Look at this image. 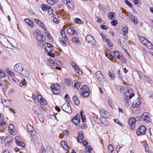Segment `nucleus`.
<instances>
[{
	"mask_svg": "<svg viewBox=\"0 0 153 153\" xmlns=\"http://www.w3.org/2000/svg\"><path fill=\"white\" fill-rule=\"evenodd\" d=\"M125 92L124 95V103L126 106H128L131 104L130 100L134 96V94L132 92V89L128 88Z\"/></svg>",
	"mask_w": 153,
	"mask_h": 153,
	"instance_id": "nucleus-1",
	"label": "nucleus"
},
{
	"mask_svg": "<svg viewBox=\"0 0 153 153\" xmlns=\"http://www.w3.org/2000/svg\"><path fill=\"white\" fill-rule=\"evenodd\" d=\"M0 43L5 47L7 48H12L13 47L11 43L4 35L1 34H0Z\"/></svg>",
	"mask_w": 153,
	"mask_h": 153,
	"instance_id": "nucleus-2",
	"label": "nucleus"
},
{
	"mask_svg": "<svg viewBox=\"0 0 153 153\" xmlns=\"http://www.w3.org/2000/svg\"><path fill=\"white\" fill-rule=\"evenodd\" d=\"M82 97H87L90 94V91L88 86L85 85H83L79 90Z\"/></svg>",
	"mask_w": 153,
	"mask_h": 153,
	"instance_id": "nucleus-3",
	"label": "nucleus"
},
{
	"mask_svg": "<svg viewBox=\"0 0 153 153\" xmlns=\"http://www.w3.org/2000/svg\"><path fill=\"white\" fill-rule=\"evenodd\" d=\"M139 39L140 42L149 49H152L153 45L151 42L142 36H139Z\"/></svg>",
	"mask_w": 153,
	"mask_h": 153,
	"instance_id": "nucleus-4",
	"label": "nucleus"
},
{
	"mask_svg": "<svg viewBox=\"0 0 153 153\" xmlns=\"http://www.w3.org/2000/svg\"><path fill=\"white\" fill-rule=\"evenodd\" d=\"M49 62L51 65L53 66V68L58 70H60L61 69V67L58 66H61L62 65V64L61 62L58 60L53 61L52 60H51L49 61Z\"/></svg>",
	"mask_w": 153,
	"mask_h": 153,
	"instance_id": "nucleus-5",
	"label": "nucleus"
},
{
	"mask_svg": "<svg viewBox=\"0 0 153 153\" xmlns=\"http://www.w3.org/2000/svg\"><path fill=\"white\" fill-rule=\"evenodd\" d=\"M61 108L63 111L68 113L71 114L72 113V111L71 107L70 104L68 102L65 103L62 106Z\"/></svg>",
	"mask_w": 153,
	"mask_h": 153,
	"instance_id": "nucleus-6",
	"label": "nucleus"
},
{
	"mask_svg": "<svg viewBox=\"0 0 153 153\" xmlns=\"http://www.w3.org/2000/svg\"><path fill=\"white\" fill-rule=\"evenodd\" d=\"M42 47H45V51L48 53L53 52L54 50V47L49 43H45Z\"/></svg>",
	"mask_w": 153,
	"mask_h": 153,
	"instance_id": "nucleus-7",
	"label": "nucleus"
},
{
	"mask_svg": "<svg viewBox=\"0 0 153 153\" xmlns=\"http://www.w3.org/2000/svg\"><path fill=\"white\" fill-rule=\"evenodd\" d=\"M52 91L53 94H58L60 92V87L58 84H56L51 86Z\"/></svg>",
	"mask_w": 153,
	"mask_h": 153,
	"instance_id": "nucleus-8",
	"label": "nucleus"
},
{
	"mask_svg": "<svg viewBox=\"0 0 153 153\" xmlns=\"http://www.w3.org/2000/svg\"><path fill=\"white\" fill-rule=\"evenodd\" d=\"M146 129L145 126H141L137 129L136 133L138 136H141L145 134Z\"/></svg>",
	"mask_w": 153,
	"mask_h": 153,
	"instance_id": "nucleus-9",
	"label": "nucleus"
},
{
	"mask_svg": "<svg viewBox=\"0 0 153 153\" xmlns=\"http://www.w3.org/2000/svg\"><path fill=\"white\" fill-rule=\"evenodd\" d=\"M16 143V144L22 148L25 147V144L24 140L18 136H16L15 137Z\"/></svg>",
	"mask_w": 153,
	"mask_h": 153,
	"instance_id": "nucleus-10",
	"label": "nucleus"
},
{
	"mask_svg": "<svg viewBox=\"0 0 153 153\" xmlns=\"http://www.w3.org/2000/svg\"><path fill=\"white\" fill-rule=\"evenodd\" d=\"M95 122L99 124H102L104 126H107L108 125V123L105 118L103 117H101L100 119L97 118L95 120Z\"/></svg>",
	"mask_w": 153,
	"mask_h": 153,
	"instance_id": "nucleus-11",
	"label": "nucleus"
},
{
	"mask_svg": "<svg viewBox=\"0 0 153 153\" xmlns=\"http://www.w3.org/2000/svg\"><path fill=\"white\" fill-rule=\"evenodd\" d=\"M24 68L23 65L20 63H17L14 67V70L17 72L20 73Z\"/></svg>",
	"mask_w": 153,
	"mask_h": 153,
	"instance_id": "nucleus-12",
	"label": "nucleus"
},
{
	"mask_svg": "<svg viewBox=\"0 0 153 153\" xmlns=\"http://www.w3.org/2000/svg\"><path fill=\"white\" fill-rule=\"evenodd\" d=\"M100 115L104 118H108L111 117V114L108 111L103 109L100 110Z\"/></svg>",
	"mask_w": 153,
	"mask_h": 153,
	"instance_id": "nucleus-13",
	"label": "nucleus"
},
{
	"mask_svg": "<svg viewBox=\"0 0 153 153\" xmlns=\"http://www.w3.org/2000/svg\"><path fill=\"white\" fill-rule=\"evenodd\" d=\"M148 112L144 113L142 115L141 117L140 120L144 121L147 123H149L150 122V119L148 116Z\"/></svg>",
	"mask_w": 153,
	"mask_h": 153,
	"instance_id": "nucleus-14",
	"label": "nucleus"
},
{
	"mask_svg": "<svg viewBox=\"0 0 153 153\" xmlns=\"http://www.w3.org/2000/svg\"><path fill=\"white\" fill-rule=\"evenodd\" d=\"M128 124L130 125V128L131 129H133L136 123V119L134 117H131L128 120Z\"/></svg>",
	"mask_w": 153,
	"mask_h": 153,
	"instance_id": "nucleus-15",
	"label": "nucleus"
},
{
	"mask_svg": "<svg viewBox=\"0 0 153 153\" xmlns=\"http://www.w3.org/2000/svg\"><path fill=\"white\" fill-rule=\"evenodd\" d=\"M71 65L74 69L76 73L79 75H82V71L80 70L78 66L75 63L73 62H71Z\"/></svg>",
	"mask_w": 153,
	"mask_h": 153,
	"instance_id": "nucleus-16",
	"label": "nucleus"
},
{
	"mask_svg": "<svg viewBox=\"0 0 153 153\" xmlns=\"http://www.w3.org/2000/svg\"><path fill=\"white\" fill-rule=\"evenodd\" d=\"M8 128V131L10 134L13 135H15L16 134V131L14 125L10 124Z\"/></svg>",
	"mask_w": 153,
	"mask_h": 153,
	"instance_id": "nucleus-17",
	"label": "nucleus"
},
{
	"mask_svg": "<svg viewBox=\"0 0 153 153\" xmlns=\"http://www.w3.org/2000/svg\"><path fill=\"white\" fill-rule=\"evenodd\" d=\"M32 110L34 112V114L37 117L40 116L41 115V112L39 110V108L37 106H33Z\"/></svg>",
	"mask_w": 153,
	"mask_h": 153,
	"instance_id": "nucleus-18",
	"label": "nucleus"
},
{
	"mask_svg": "<svg viewBox=\"0 0 153 153\" xmlns=\"http://www.w3.org/2000/svg\"><path fill=\"white\" fill-rule=\"evenodd\" d=\"M84 138L83 133L82 131H79L78 132V136L77 137V140L79 143H82Z\"/></svg>",
	"mask_w": 153,
	"mask_h": 153,
	"instance_id": "nucleus-19",
	"label": "nucleus"
},
{
	"mask_svg": "<svg viewBox=\"0 0 153 153\" xmlns=\"http://www.w3.org/2000/svg\"><path fill=\"white\" fill-rule=\"evenodd\" d=\"M13 138L10 136H7L6 137L4 140V144L6 146H8L10 143H11Z\"/></svg>",
	"mask_w": 153,
	"mask_h": 153,
	"instance_id": "nucleus-20",
	"label": "nucleus"
},
{
	"mask_svg": "<svg viewBox=\"0 0 153 153\" xmlns=\"http://www.w3.org/2000/svg\"><path fill=\"white\" fill-rule=\"evenodd\" d=\"M80 120L79 115V114H77L74 117V118H73L72 121L75 125H77L79 123Z\"/></svg>",
	"mask_w": 153,
	"mask_h": 153,
	"instance_id": "nucleus-21",
	"label": "nucleus"
},
{
	"mask_svg": "<svg viewBox=\"0 0 153 153\" xmlns=\"http://www.w3.org/2000/svg\"><path fill=\"white\" fill-rule=\"evenodd\" d=\"M27 128L31 135L32 136H33L36 132L33 127L30 125H29L27 126Z\"/></svg>",
	"mask_w": 153,
	"mask_h": 153,
	"instance_id": "nucleus-22",
	"label": "nucleus"
},
{
	"mask_svg": "<svg viewBox=\"0 0 153 153\" xmlns=\"http://www.w3.org/2000/svg\"><path fill=\"white\" fill-rule=\"evenodd\" d=\"M99 83L102 86H105L106 84V82L105 80L103 75L101 76L99 79H97Z\"/></svg>",
	"mask_w": 153,
	"mask_h": 153,
	"instance_id": "nucleus-23",
	"label": "nucleus"
},
{
	"mask_svg": "<svg viewBox=\"0 0 153 153\" xmlns=\"http://www.w3.org/2000/svg\"><path fill=\"white\" fill-rule=\"evenodd\" d=\"M1 102L4 106L9 108V107L11 104V102L9 100L5 99H3L1 100Z\"/></svg>",
	"mask_w": 153,
	"mask_h": 153,
	"instance_id": "nucleus-24",
	"label": "nucleus"
},
{
	"mask_svg": "<svg viewBox=\"0 0 153 153\" xmlns=\"http://www.w3.org/2000/svg\"><path fill=\"white\" fill-rule=\"evenodd\" d=\"M20 74L25 77L28 76L30 75V73L26 68H24L21 72H20Z\"/></svg>",
	"mask_w": 153,
	"mask_h": 153,
	"instance_id": "nucleus-25",
	"label": "nucleus"
},
{
	"mask_svg": "<svg viewBox=\"0 0 153 153\" xmlns=\"http://www.w3.org/2000/svg\"><path fill=\"white\" fill-rule=\"evenodd\" d=\"M141 102L139 98L138 97L136 100L133 102L132 107L134 108L138 107L140 104Z\"/></svg>",
	"mask_w": 153,
	"mask_h": 153,
	"instance_id": "nucleus-26",
	"label": "nucleus"
},
{
	"mask_svg": "<svg viewBox=\"0 0 153 153\" xmlns=\"http://www.w3.org/2000/svg\"><path fill=\"white\" fill-rule=\"evenodd\" d=\"M85 39L86 41L88 43L93 42L94 41V38L90 35H87V36L86 37Z\"/></svg>",
	"mask_w": 153,
	"mask_h": 153,
	"instance_id": "nucleus-27",
	"label": "nucleus"
},
{
	"mask_svg": "<svg viewBox=\"0 0 153 153\" xmlns=\"http://www.w3.org/2000/svg\"><path fill=\"white\" fill-rule=\"evenodd\" d=\"M36 39L39 42H43L45 39V37L42 34L37 37Z\"/></svg>",
	"mask_w": 153,
	"mask_h": 153,
	"instance_id": "nucleus-28",
	"label": "nucleus"
},
{
	"mask_svg": "<svg viewBox=\"0 0 153 153\" xmlns=\"http://www.w3.org/2000/svg\"><path fill=\"white\" fill-rule=\"evenodd\" d=\"M34 20L40 27L44 28L45 30H47L46 28L45 27L42 21H40L39 20Z\"/></svg>",
	"mask_w": 153,
	"mask_h": 153,
	"instance_id": "nucleus-29",
	"label": "nucleus"
},
{
	"mask_svg": "<svg viewBox=\"0 0 153 153\" xmlns=\"http://www.w3.org/2000/svg\"><path fill=\"white\" fill-rule=\"evenodd\" d=\"M73 100L75 105L78 106L79 105V101L76 95L74 96L73 98Z\"/></svg>",
	"mask_w": 153,
	"mask_h": 153,
	"instance_id": "nucleus-30",
	"label": "nucleus"
},
{
	"mask_svg": "<svg viewBox=\"0 0 153 153\" xmlns=\"http://www.w3.org/2000/svg\"><path fill=\"white\" fill-rule=\"evenodd\" d=\"M67 33L71 35L76 34V32L73 29L68 28L67 30Z\"/></svg>",
	"mask_w": 153,
	"mask_h": 153,
	"instance_id": "nucleus-31",
	"label": "nucleus"
},
{
	"mask_svg": "<svg viewBox=\"0 0 153 153\" xmlns=\"http://www.w3.org/2000/svg\"><path fill=\"white\" fill-rule=\"evenodd\" d=\"M61 34L62 37L64 39L66 42H67L68 41V39L66 36L65 31L64 30H61Z\"/></svg>",
	"mask_w": 153,
	"mask_h": 153,
	"instance_id": "nucleus-32",
	"label": "nucleus"
},
{
	"mask_svg": "<svg viewBox=\"0 0 153 153\" xmlns=\"http://www.w3.org/2000/svg\"><path fill=\"white\" fill-rule=\"evenodd\" d=\"M24 21L31 27H34V23L31 20H24Z\"/></svg>",
	"mask_w": 153,
	"mask_h": 153,
	"instance_id": "nucleus-33",
	"label": "nucleus"
},
{
	"mask_svg": "<svg viewBox=\"0 0 153 153\" xmlns=\"http://www.w3.org/2000/svg\"><path fill=\"white\" fill-rule=\"evenodd\" d=\"M61 144L65 149L66 150L68 149L69 148L65 141H62L61 142Z\"/></svg>",
	"mask_w": 153,
	"mask_h": 153,
	"instance_id": "nucleus-34",
	"label": "nucleus"
},
{
	"mask_svg": "<svg viewBox=\"0 0 153 153\" xmlns=\"http://www.w3.org/2000/svg\"><path fill=\"white\" fill-rule=\"evenodd\" d=\"M72 41L73 42L76 43L77 45H79L80 44V42L79 39L76 37L73 38L72 39Z\"/></svg>",
	"mask_w": 153,
	"mask_h": 153,
	"instance_id": "nucleus-35",
	"label": "nucleus"
},
{
	"mask_svg": "<svg viewBox=\"0 0 153 153\" xmlns=\"http://www.w3.org/2000/svg\"><path fill=\"white\" fill-rule=\"evenodd\" d=\"M122 31L123 32V35L124 36L127 34L128 31V27L127 26H125L123 28Z\"/></svg>",
	"mask_w": 153,
	"mask_h": 153,
	"instance_id": "nucleus-36",
	"label": "nucleus"
},
{
	"mask_svg": "<svg viewBox=\"0 0 153 153\" xmlns=\"http://www.w3.org/2000/svg\"><path fill=\"white\" fill-rule=\"evenodd\" d=\"M42 9L43 11H46L47 10L49 6L48 4H42L41 5Z\"/></svg>",
	"mask_w": 153,
	"mask_h": 153,
	"instance_id": "nucleus-37",
	"label": "nucleus"
},
{
	"mask_svg": "<svg viewBox=\"0 0 153 153\" xmlns=\"http://www.w3.org/2000/svg\"><path fill=\"white\" fill-rule=\"evenodd\" d=\"M115 14L113 12L109 13L108 14V18L110 19H114L115 18Z\"/></svg>",
	"mask_w": 153,
	"mask_h": 153,
	"instance_id": "nucleus-38",
	"label": "nucleus"
},
{
	"mask_svg": "<svg viewBox=\"0 0 153 153\" xmlns=\"http://www.w3.org/2000/svg\"><path fill=\"white\" fill-rule=\"evenodd\" d=\"M114 54L116 58H117L118 59H120V58L122 57V55H120L118 51H116L114 52Z\"/></svg>",
	"mask_w": 153,
	"mask_h": 153,
	"instance_id": "nucleus-39",
	"label": "nucleus"
},
{
	"mask_svg": "<svg viewBox=\"0 0 153 153\" xmlns=\"http://www.w3.org/2000/svg\"><path fill=\"white\" fill-rule=\"evenodd\" d=\"M128 88L125 86H121L120 89V91L121 93H125Z\"/></svg>",
	"mask_w": 153,
	"mask_h": 153,
	"instance_id": "nucleus-40",
	"label": "nucleus"
},
{
	"mask_svg": "<svg viewBox=\"0 0 153 153\" xmlns=\"http://www.w3.org/2000/svg\"><path fill=\"white\" fill-rule=\"evenodd\" d=\"M41 34L40 31L39 30H36L34 32L33 36L34 37L36 38L37 37L39 36Z\"/></svg>",
	"mask_w": 153,
	"mask_h": 153,
	"instance_id": "nucleus-41",
	"label": "nucleus"
},
{
	"mask_svg": "<svg viewBox=\"0 0 153 153\" xmlns=\"http://www.w3.org/2000/svg\"><path fill=\"white\" fill-rule=\"evenodd\" d=\"M114 150V149L112 145H108V151L109 153H112Z\"/></svg>",
	"mask_w": 153,
	"mask_h": 153,
	"instance_id": "nucleus-42",
	"label": "nucleus"
},
{
	"mask_svg": "<svg viewBox=\"0 0 153 153\" xmlns=\"http://www.w3.org/2000/svg\"><path fill=\"white\" fill-rule=\"evenodd\" d=\"M58 0H47L48 3L51 5H53L55 4L57 1Z\"/></svg>",
	"mask_w": 153,
	"mask_h": 153,
	"instance_id": "nucleus-43",
	"label": "nucleus"
},
{
	"mask_svg": "<svg viewBox=\"0 0 153 153\" xmlns=\"http://www.w3.org/2000/svg\"><path fill=\"white\" fill-rule=\"evenodd\" d=\"M70 0H62V1L65 4H67L68 6L71 7V6H72V4Z\"/></svg>",
	"mask_w": 153,
	"mask_h": 153,
	"instance_id": "nucleus-44",
	"label": "nucleus"
},
{
	"mask_svg": "<svg viewBox=\"0 0 153 153\" xmlns=\"http://www.w3.org/2000/svg\"><path fill=\"white\" fill-rule=\"evenodd\" d=\"M103 75L100 71H97L95 73V76L97 79H99L101 76Z\"/></svg>",
	"mask_w": 153,
	"mask_h": 153,
	"instance_id": "nucleus-45",
	"label": "nucleus"
},
{
	"mask_svg": "<svg viewBox=\"0 0 153 153\" xmlns=\"http://www.w3.org/2000/svg\"><path fill=\"white\" fill-rule=\"evenodd\" d=\"M45 153H54L53 149L50 147L47 148L45 151Z\"/></svg>",
	"mask_w": 153,
	"mask_h": 153,
	"instance_id": "nucleus-46",
	"label": "nucleus"
},
{
	"mask_svg": "<svg viewBox=\"0 0 153 153\" xmlns=\"http://www.w3.org/2000/svg\"><path fill=\"white\" fill-rule=\"evenodd\" d=\"M102 34L101 33V36H102V38L103 39V36H102ZM104 39L105 40V41L106 42L108 43V45L110 47H111L112 45V44H111V41H110L109 40H108V39H106L105 38H104Z\"/></svg>",
	"mask_w": 153,
	"mask_h": 153,
	"instance_id": "nucleus-47",
	"label": "nucleus"
},
{
	"mask_svg": "<svg viewBox=\"0 0 153 153\" xmlns=\"http://www.w3.org/2000/svg\"><path fill=\"white\" fill-rule=\"evenodd\" d=\"M6 72L7 73L9 74V75L11 77H13L14 76V73L12 71H10L9 69H6Z\"/></svg>",
	"mask_w": 153,
	"mask_h": 153,
	"instance_id": "nucleus-48",
	"label": "nucleus"
},
{
	"mask_svg": "<svg viewBox=\"0 0 153 153\" xmlns=\"http://www.w3.org/2000/svg\"><path fill=\"white\" fill-rule=\"evenodd\" d=\"M40 104L42 105H46L47 104V101L43 98L41 100V102H40Z\"/></svg>",
	"mask_w": 153,
	"mask_h": 153,
	"instance_id": "nucleus-49",
	"label": "nucleus"
},
{
	"mask_svg": "<svg viewBox=\"0 0 153 153\" xmlns=\"http://www.w3.org/2000/svg\"><path fill=\"white\" fill-rule=\"evenodd\" d=\"M47 10L49 14H52L53 13V10L50 6H49Z\"/></svg>",
	"mask_w": 153,
	"mask_h": 153,
	"instance_id": "nucleus-50",
	"label": "nucleus"
},
{
	"mask_svg": "<svg viewBox=\"0 0 153 153\" xmlns=\"http://www.w3.org/2000/svg\"><path fill=\"white\" fill-rule=\"evenodd\" d=\"M80 83H78L77 82L74 83V87L76 89H78L80 87Z\"/></svg>",
	"mask_w": 153,
	"mask_h": 153,
	"instance_id": "nucleus-51",
	"label": "nucleus"
},
{
	"mask_svg": "<svg viewBox=\"0 0 153 153\" xmlns=\"http://www.w3.org/2000/svg\"><path fill=\"white\" fill-rule=\"evenodd\" d=\"M92 149V148L91 147V146H87V147H86V148H85V151L86 152H88L90 153Z\"/></svg>",
	"mask_w": 153,
	"mask_h": 153,
	"instance_id": "nucleus-52",
	"label": "nucleus"
},
{
	"mask_svg": "<svg viewBox=\"0 0 153 153\" xmlns=\"http://www.w3.org/2000/svg\"><path fill=\"white\" fill-rule=\"evenodd\" d=\"M83 111H81L80 112V116L82 119V121L84 123L85 122V115H83Z\"/></svg>",
	"mask_w": 153,
	"mask_h": 153,
	"instance_id": "nucleus-53",
	"label": "nucleus"
},
{
	"mask_svg": "<svg viewBox=\"0 0 153 153\" xmlns=\"http://www.w3.org/2000/svg\"><path fill=\"white\" fill-rule=\"evenodd\" d=\"M111 23L112 25L115 26L117 24V20H113V21L111 22Z\"/></svg>",
	"mask_w": 153,
	"mask_h": 153,
	"instance_id": "nucleus-54",
	"label": "nucleus"
},
{
	"mask_svg": "<svg viewBox=\"0 0 153 153\" xmlns=\"http://www.w3.org/2000/svg\"><path fill=\"white\" fill-rule=\"evenodd\" d=\"M36 97L37 98V100L38 102L40 103L41 102V100H42L43 98L42 96L41 95H38L36 96Z\"/></svg>",
	"mask_w": 153,
	"mask_h": 153,
	"instance_id": "nucleus-55",
	"label": "nucleus"
},
{
	"mask_svg": "<svg viewBox=\"0 0 153 153\" xmlns=\"http://www.w3.org/2000/svg\"><path fill=\"white\" fill-rule=\"evenodd\" d=\"M74 22L77 24H82L83 23V22L81 20H74Z\"/></svg>",
	"mask_w": 153,
	"mask_h": 153,
	"instance_id": "nucleus-56",
	"label": "nucleus"
},
{
	"mask_svg": "<svg viewBox=\"0 0 153 153\" xmlns=\"http://www.w3.org/2000/svg\"><path fill=\"white\" fill-rule=\"evenodd\" d=\"M128 14L130 19H137L136 16H134L131 13H129Z\"/></svg>",
	"mask_w": 153,
	"mask_h": 153,
	"instance_id": "nucleus-57",
	"label": "nucleus"
},
{
	"mask_svg": "<svg viewBox=\"0 0 153 153\" xmlns=\"http://www.w3.org/2000/svg\"><path fill=\"white\" fill-rule=\"evenodd\" d=\"M6 76V74L3 73L1 70H0V78L5 77Z\"/></svg>",
	"mask_w": 153,
	"mask_h": 153,
	"instance_id": "nucleus-58",
	"label": "nucleus"
},
{
	"mask_svg": "<svg viewBox=\"0 0 153 153\" xmlns=\"http://www.w3.org/2000/svg\"><path fill=\"white\" fill-rule=\"evenodd\" d=\"M100 28L102 29L106 30L108 29V27L107 25H102L100 26Z\"/></svg>",
	"mask_w": 153,
	"mask_h": 153,
	"instance_id": "nucleus-59",
	"label": "nucleus"
},
{
	"mask_svg": "<svg viewBox=\"0 0 153 153\" xmlns=\"http://www.w3.org/2000/svg\"><path fill=\"white\" fill-rule=\"evenodd\" d=\"M125 2L127 5L129 6L130 7H132V4L128 1L127 0H126L125 1Z\"/></svg>",
	"mask_w": 153,
	"mask_h": 153,
	"instance_id": "nucleus-60",
	"label": "nucleus"
},
{
	"mask_svg": "<svg viewBox=\"0 0 153 153\" xmlns=\"http://www.w3.org/2000/svg\"><path fill=\"white\" fill-rule=\"evenodd\" d=\"M71 82V81L68 79H67L65 81V83L68 86L70 85Z\"/></svg>",
	"mask_w": 153,
	"mask_h": 153,
	"instance_id": "nucleus-61",
	"label": "nucleus"
},
{
	"mask_svg": "<svg viewBox=\"0 0 153 153\" xmlns=\"http://www.w3.org/2000/svg\"><path fill=\"white\" fill-rule=\"evenodd\" d=\"M109 76L111 78H114V74H113L112 73L110 72V71H109Z\"/></svg>",
	"mask_w": 153,
	"mask_h": 153,
	"instance_id": "nucleus-62",
	"label": "nucleus"
},
{
	"mask_svg": "<svg viewBox=\"0 0 153 153\" xmlns=\"http://www.w3.org/2000/svg\"><path fill=\"white\" fill-rule=\"evenodd\" d=\"M65 100L66 101H69V95L68 94H66L65 96Z\"/></svg>",
	"mask_w": 153,
	"mask_h": 153,
	"instance_id": "nucleus-63",
	"label": "nucleus"
},
{
	"mask_svg": "<svg viewBox=\"0 0 153 153\" xmlns=\"http://www.w3.org/2000/svg\"><path fill=\"white\" fill-rule=\"evenodd\" d=\"M12 79L15 82H19L20 81V80L14 77Z\"/></svg>",
	"mask_w": 153,
	"mask_h": 153,
	"instance_id": "nucleus-64",
	"label": "nucleus"
}]
</instances>
